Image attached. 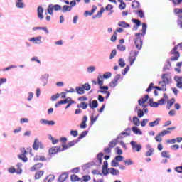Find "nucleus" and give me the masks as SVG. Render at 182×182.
I'll use <instances>...</instances> for the list:
<instances>
[{"label": "nucleus", "instance_id": "obj_40", "mask_svg": "<svg viewBox=\"0 0 182 182\" xmlns=\"http://www.w3.org/2000/svg\"><path fill=\"white\" fill-rule=\"evenodd\" d=\"M133 124L136 127L140 126V119L136 116L133 117Z\"/></svg>", "mask_w": 182, "mask_h": 182}, {"label": "nucleus", "instance_id": "obj_58", "mask_svg": "<svg viewBox=\"0 0 182 182\" xmlns=\"http://www.w3.org/2000/svg\"><path fill=\"white\" fill-rule=\"evenodd\" d=\"M132 21L135 23L136 26H140L141 25V21L139 19L132 18Z\"/></svg>", "mask_w": 182, "mask_h": 182}, {"label": "nucleus", "instance_id": "obj_30", "mask_svg": "<svg viewBox=\"0 0 182 182\" xmlns=\"http://www.w3.org/2000/svg\"><path fill=\"white\" fill-rule=\"evenodd\" d=\"M63 14H65V12H70L72 11L71 7L69 5H64L62 9Z\"/></svg>", "mask_w": 182, "mask_h": 182}, {"label": "nucleus", "instance_id": "obj_9", "mask_svg": "<svg viewBox=\"0 0 182 182\" xmlns=\"http://www.w3.org/2000/svg\"><path fill=\"white\" fill-rule=\"evenodd\" d=\"M69 177V173L68 172H64L58 177V182H65L66 179Z\"/></svg>", "mask_w": 182, "mask_h": 182}, {"label": "nucleus", "instance_id": "obj_3", "mask_svg": "<svg viewBox=\"0 0 182 182\" xmlns=\"http://www.w3.org/2000/svg\"><path fill=\"white\" fill-rule=\"evenodd\" d=\"M162 81H159V85H161V83H165L166 85H170L172 82L171 76H170L169 73H164L161 75Z\"/></svg>", "mask_w": 182, "mask_h": 182}, {"label": "nucleus", "instance_id": "obj_34", "mask_svg": "<svg viewBox=\"0 0 182 182\" xmlns=\"http://www.w3.org/2000/svg\"><path fill=\"white\" fill-rule=\"evenodd\" d=\"M118 26H120L121 28H130V24L128 23H126V21H120L118 23Z\"/></svg>", "mask_w": 182, "mask_h": 182}, {"label": "nucleus", "instance_id": "obj_16", "mask_svg": "<svg viewBox=\"0 0 182 182\" xmlns=\"http://www.w3.org/2000/svg\"><path fill=\"white\" fill-rule=\"evenodd\" d=\"M43 167V163L36 164L33 166H32L30 170L31 171H36V170H39V168H42Z\"/></svg>", "mask_w": 182, "mask_h": 182}, {"label": "nucleus", "instance_id": "obj_31", "mask_svg": "<svg viewBox=\"0 0 182 182\" xmlns=\"http://www.w3.org/2000/svg\"><path fill=\"white\" fill-rule=\"evenodd\" d=\"M104 155H105V154H103V152H100L97 155V159L99 161V166L102 165V163L103 161V159H102V157H103Z\"/></svg>", "mask_w": 182, "mask_h": 182}, {"label": "nucleus", "instance_id": "obj_24", "mask_svg": "<svg viewBox=\"0 0 182 182\" xmlns=\"http://www.w3.org/2000/svg\"><path fill=\"white\" fill-rule=\"evenodd\" d=\"M131 6L132 9H139V8H140V2L137 0H134Z\"/></svg>", "mask_w": 182, "mask_h": 182}, {"label": "nucleus", "instance_id": "obj_62", "mask_svg": "<svg viewBox=\"0 0 182 182\" xmlns=\"http://www.w3.org/2000/svg\"><path fill=\"white\" fill-rule=\"evenodd\" d=\"M159 106H163V105H166V99L161 98V100L156 102Z\"/></svg>", "mask_w": 182, "mask_h": 182}, {"label": "nucleus", "instance_id": "obj_25", "mask_svg": "<svg viewBox=\"0 0 182 182\" xmlns=\"http://www.w3.org/2000/svg\"><path fill=\"white\" fill-rule=\"evenodd\" d=\"M167 64H165L163 68V72H167V70H170V68H171V63L170 62V59L167 60Z\"/></svg>", "mask_w": 182, "mask_h": 182}, {"label": "nucleus", "instance_id": "obj_60", "mask_svg": "<svg viewBox=\"0 0 182 182\" xmlns=\"http://www.w3.org/2000/svg\"><path fill=\"white\" fill-rule=\"evenodd\" d=\"M118 82H115L113 80L109 83L108 86L112 88L116 87L117 86Z\"/></svg>", "mask_w": 182, "mask_h": 182}, {"label": "nucleus", "instance_id": "obj_55", "mask_svg": "<svg viewBox=\"0 0 182 182\" xmlns=\"http://www.w3.org/2000/svg\"><path fill=\"white\" fill-rule=\"evenodd\" d=\"M96 166V162L91 161L85 164V168H90L92 166Z\"/></svg>", "mask_w": 182, "mask_h": 182}, {"label": "nucleus", "instance_id": "obj_45", "mask_svg": "<svg viewBox=\"0 0 182 182\" xmlns=\"http://www.w3.org/2000/svg\"><path fill=\"white\" fill-rule=\"evenodd\" d=\"M79 143V141L77 139L75 140H73L71 141L68 142V147H73V146H75V144Z\"/></svg>", "mask_w": 182, "mask_h": 182}, {"label": "nucleus", "instance_id": "obj_7", "mask_svg": "<svg viewBox=\"0 0 182 182\" xmlns=\"http://www.w3.org/2000/svg\"><path fill=\"white\" fill-rule=\"evenodd\" d=\"M29 41L34 43V45H41V43H42V36L33 37L29 39Z\"/></svg>", "mask_w": 182, "mask_h": 182}, {"label": "nucleus", "instance_id": "obj_17", "mask_svg": "<svg viewBox=\"0 0 182 182\" xmlns=\"http://www.w3.org/2000/svg\"><path fill=\"white\" fill-rule=\"evenodd\" d=\"M103 12H105V8L101 7L100 10L97 13V14L92 16V19H96L97 18H102V15H103Z\"/></svg>", "mask_w": 182, "mask_h": 182}, {"label": "nucleus", "instance_id": "obj_1", "mask_svg": "<svg viewBox=\"0 0 182 182\" xmlns=\"http://www.w3.org/2000/svg\"><path fill=\"white\" fill-rule=\"evenodd\" d=\"M147 31V23H142V29L141 33H135L136 39L134 41V45L138 50H141L143 48V40H141V37L146 35V32Z\"/></svg>", "mask_w": 182, "mask_h": 182}, {"label": "nucleus", "instance_id": "obj_43", "mask_svg": "<svg viewBox=\"0 0 182 182\" xmlns=\"http://www.w3.org/2000/svg\"><path fill=\"white\" fill-rule=\"evenodd\" d=\"M81 86H82V89H83L84 90H87V91H89V90L92 88V87L90 86V85L89 83H87V82H86V83L84 84V85H81Z\"/></svg>", "mask_w": 182, "mask_h": 182}, {"label": "nucleus", "instance_id": "obj_18", "mask_svg": "<svg viewBox=\"0 0 182 182\" xmlns=\"http://www.w3.org/2000/svg\"><path fill=\"white\" fill-rule=\"evenodd\" d=\"M86 122H87V116H84L82 118V121L80 124V129H86V127H87V124H86Z\"/></svg>", "mask_w": 182, "mask_h": 182}, {"label": "nucleus", "instance_id": "obj_64", "mask_svg": "<svg viewBox=\"0 0 182 182\" xmlns=\"http://www.w3.org/2000/svg\"><path fill=\"white\" fill-rule=\"evenodd\" d=\"M114 159L116 160V161H124V157L123 156L121 155H118L117 156L114 157Z\"/></svg>", "mask_w": 182, "mask_h": 182}, {"label": "nucleus", "instance_id": "obj_27", "mask_svg": "<svg viewBox=\"0 0 182 182\" xmlns=\"http://www.w3.org/2000/svg\"><path fill=\"white\" fill-rule=\"evenodd\" d=\"M88 133H89V131H87V130H85V131L82 132L80 134V136H78V138L77 139V140L78 141H80V140H82V139H83V138L86 137V136H87V134H88Z\"/></svg>", "mask_w": 182, "mask_h": 182}, {"label": "nucleus", "instance_id": "obj_28", "mask_svg": "<svg viewBox=\"0 0 182 182\" xmlns=\"http://www.w3.org/2000/svg\"><path fill=\"white\" fill-rule=\"evenodd\" d=\"M161 157H164V159H170V157H171V156L170 155V152L168 151H163L161 153Z\"/></svg>", "mask_w": 182, "mask_h": 182}, {"label": "nucleus", "instance_id": "obj_37", "mask_svg": "<svg viewBox=\"0 0 182 182\" xmlns=\"http://www.w3.org/2000/svg\"><path fill=\"white\" fill-rule=\"evenodd\" d=\"M134 13L136 14L139 18H144V12L142 10H134Z\"/></svg>", "mask_w": 182, "mask_h": 182}, {"label": "nucleus", "instance_id": "obj_19", "mask_svg": "<svg viewBox=\"0 0 182 182\" xmlns=\"http://www.w3.org/2000/svg\"><path fill=\"white\" fill-rule=\"evenodd\" d=\"M131 130L133 131V133L134 134H139V136H141L143 134V132H141V130H140V129H139V127H132L131 128Z\"/></svg>", "mask_w": 182, "mask_h": 182}, {"label": "nucleus", "instance_id": "obj_23", "mask_svg": "<svg viewBox=\"0 0 182 182\" xmlns=\"http://www.w3.org/2000/svg\"><path fill=\"white\" fill-rule=\"evenodd\" d=\"M171 55H176L175 57H171L169 60H171L172 62L174 60H178V58H180V52H173L171 51Z\"/></svg>", "mask_w": 182, "mask_h": 182}, {"label": "nucleus", "instance_id": "obj_4", "mask_svg": "<svg viewBox=\"0 0 182 182\" xmlns=\"http://www.w3.org/2000/svg\"><path fill=\"white\" fill-rule=\"evenodd\" d=\"M130 144L132 146L133 151H137V153H139V151H141V149H143L141 144H138L137 141H132L130 142Z\"/></svg>", "mask_w": 182, "mask_h": 182}, {"label": "nucleus", "instance_id": "obj_36", "mask_svg": "<svg viewBox=\"0 0 182 182\" xmlns=\"http://www.w3.org/2000/svg\"><path fill=\"white\" fill-rule=\"evenodd\" d=\"M55 180V176L54 175H49L44 179V182H52Z\"/></svg>", "mask_w": 182, "mask_h": 182}, {"label": "nucleus", "instance_id": "obj_12", "mask_svg": "<svg viewBox=\"0 0 182 182\" xmlns=\"http://www.w3.org/2000/svg\"><path fill=\"white\" fill-rule=\"evenodd\" d=\"M137 56H139V51L131 50L129 53V55L128 59H137Z\"/></svg>", "mask_w": 182, "mask_h": 182}, {"label": "nucleus", "instance_id": "obj_56", "mask_svg": "<svg viewBox=\"0 0 182 182\" xmlns=\"http://www.w3.org/2000/svg\"><path fill=\"white\" fill-rule=\"evenodd\" d=\"M111 42H116L117 41V33L116 31L114 32V34L112 36Z\"/></svg>", "mask_w": 182, "mask_h": 182}, {"label": "nucleus", "instance_id": "obj_22", "mask_svg": "<svg viewBox=\"0 0 182 182\" xmlns=\"http://www.w3.org/2000/svg\"><path fill=\"white\" fill-rule=\"evenodd\" d=\"M109 173H110L112 176H119L120 174V171L114 168H109Z\"/></svg>", "mask_w": 182, "mask_h": 182}, {"label": "nucleus", "instance_id": "obj_44", "mask_svg": "<svg viewBox=\"0 0 182 182\" xmlns=\"http://www.w3.org/2000/svg\"><path fill=\"white\" fill-rule=\"evenodd\" d=\"M123 80V77H122V75L117 74L116 77H114V79L112 80L114 82L119 83V80Z\"/></svg>", "mask_w": 182, "mask_h": 182}, {"label": "nucleus", "instance_id": "obj_20", "mask_svg": "<svg viewBox=\"0 0 182 182\" xmlns=\"http://www.w3.org/2000/svg\"><path fill=\"white\" fill-rule=\"evenodd\" d=\"M174 103H176L175 98H171V100H168L167 105H166L167 110H170V109H171V106H173Z\"/></svg>", "mask_w": 182, "mask_h": 182}, {"label": "nucleus", "instance_id": "obj_50", "mask_svg": "<svg viewBox=\"0 0 182 182\" xmlns=\"http://www.w3.org/2000/svg\"><path fill=\"white\" fill-rule=\"evenodd\" d=\"M18 159H20V160H22V161H23V163H26L28 161V157H26V155H24V154L18 155Z\"/></svg>", "mask_w": 182, "mask_h": 182}, {"label": "nucleus", "instance_id": "obj_42", "mask_svg": "<svg viewBox=\"0 0 182 182\" xmlns=\"http://www.w3.org/2000/svg\"><path fill=\"white\" fill-rule=\"evenodd\" d=\"M123 163L125 166H133L134 164V162L132 159H125L123 161Z\"/></svg>", "mask_w": 182, "mask_h": 182}, {"label": "nucleus", "instance_id": "obj_35", "mask_svg": "<svg viewBox=\"0 0 182 182\" xmlns=\"http://www.w3.org/2000/svg\"><path fill=\"white\" fill-rule=\"evenodd\" d=\"M70 180L72 182L80 181L81 178L77 175H71Z\"/></svg>", "mask_w": 182, "mask_h": 182}, {"label": "nucleus", "instance_id": "obj_5", "mask_svg": "<svg viewBox=\"0 0 182 182\" xmlns=\"http://www.w3.org/2000/svg\"><path fill=\"white\" fill-rule=\"evenodd\" d=\"M109 168H109V162H107V161H105L102 166V173L103 176H109Z\"/></svg>", "mask_w": 182, "mask_h": 182}, {"label": "nucleus", "instance_id": "obj_53", "mask_svg": "<svg viewBox=\"0 0 182 182\" xmlns=\"http://www.w3.org/2000/svg\"><path fill=\"white\" fill-rule=\"evenodd\" d=\"M96 70V67L95 66H90L87 68V72L88 73H93Z\"/></svg>", "mask_w": 182, "mask_h": 182}, {"label": "nucleus", "instance_id": "obj_57", "mask_svg": "<svg viewBox=\"0 0 182 182\" xmlns=\"http://www.w3.org/2000/svg\"><path fill=\"white\" fill-rule=\"evenodd\" d=\"M87 106H89V104H87L85 102L80 103V108L82 109L83 110H86V109H87Z\"/></svg>", "mask_w": 182, "mask_h": 182}, {"label": "nucleus", "instance_id": "obj_54", "mask_svg": "<svg viewBox=\"0 0 182 182\" xmlns=\"http://www.w3.org/2000/svg\"><path fill=\"white\" fill-rule=\"evenodd\" d=\"M116 55H117V51L116 50V49L112 50L109 55L110 60H112V59H113V58H114Z\"/></svg>", "mask_w": 182, "mask_h": 182}, {"label": "nucleus", "instance_id": "obj_61", "mask_svg": "<svg viewBox=\"0 0 182 182\" xmlns=\"http://www.w3.org/2000/svg\"><path fill=\"white\" fill-rule=\"evenodd\" d=\"M111 166L112 167H119V162L117 161H116L115 159H113L111 161Z\"/></svg>", "mask_w": 182, "mask_h": 182}, {"label": "nucleus", "instance_id": "obj_52", "mask_svg": "<svg viewBox=\"0 0 182 182\" xmlns=\"http://www.w3.org/2000/svg\"><path fill=\"white\" fill-rule=\"evenodd\" d=\"M90 119H91L90 124H91V126H93V124H95L96 120H97V119H99V114L95 117H93V116H92Z\"/></svg>", "mask_w": 182, "mask_h": 182}, {"label": "nucleus", "instance_id": "obj_48", "mask_svg": "<svg viewBox=\"0 0 182 182\" xmlns=\"http://www.w3.org/2000/svg\"><path fill=\"white\" fill-rule=\"evenodd\" d=\"M59 97H60V94H59V93H56L55 95H53L51 96V101L55 102V101L58 100V99H59Z\"/></svg>", "mask_w": 182, "mask_h": 182}, {"label": "nucleus", "instance_id": "obj_41", "mask_svg": "<svg viewBox=\"0 0 182 182\" xmlns=\"http://www.w3.org/2000/svg\"><path fill=\"white\" fill-rule=\"evenodd\" d=\"M102 79H110V77H112V73L110 72H106L102 76Z\"/></svg>", "mask_w": 182, "mask_h": 182}, {"label": "nucleus", "instance_id": "obj_11", "mask_svg": "<svg viewBox=\"0 0 182 182\" xmlns=\"http://www.w3.org/2000/svg\"><path fill=\"white\" fill-rule=\"evenodd\" d=\"M41 124H47V126H55V121H49L48 119H40Z\"/></svg>", "mask_w": 182, "mask_h": 182}, {"label": "nucleus", "instance_id": "obj_14", "mask_svg": "<svg viewBox=\"0 0 182 182\" xmlns=\"http://www.w3.org/2000/svg\"><path fill=\"white\" fill-rule=\"evenodd\" d=\"M149 97H150L149 95H145L144 97L139 99L138 100L139 105L141 106L142 105H144V103H146L147 100H149Z\"/></svg>", "mask_w": 182, "mask_h": 182}, {"label": "nucleus", "instance_id": "obj_8", "mask_svg": "<svg viewBox=\"0 0 182 182\" xmlns=\"http://www.w3.org/2000/svg\"><path fill=\"white\" fill-rule=\"evenodd\" d=\"M88 106L90 107V109H96L97 107H99V102H97V100H90L89 101V104Z\"/></svg>", "mask_w": 182, "mask_h": 182}, {"label": "nucleus", "instance_id": "obj_47", "mask_svg": "<svg viewBox=\"0 0 182 182\" xmlns=\"http://www.w3.org/2000/svg\"><path fill=\"white\" fill-rule=\"evenodd\" d=\"M118 63L120 68H124V66H126V62H124V59L123 58H119L118 60Z\"/></svg>", "mask_w": 182, "mask_h": 182}, {"label": "nucleus", "instance_id": "obj_29", "mask_svg": "<svg viewBox=\"0 0 182 182\" xmlns=\"http://www.w3.org/2000/svg\"><path fill=\"white\" fill-rule=\"evenodd\" d=\"M45 173V171H38L35 174V179L36 180H39L42 176Z\"/></svg>", "mask_w": 182, "mask_h": 182}, {"label": "nucleus", "instance_id": "obj_2", "mask_svg": "<svg viewBox=\"0 0 182 182\" xmlns=\"http://www.w3.org/2000/svg\"><path fill=\"white\" fill-rule=\"evenodd\" d=\"M53 11L56 12H58V11H62V6L59 4L53 5V4H49L47 9L48 14H49V15H53Z\"/></svg>", "mask_w": 182, "mask_h": 182}, {"label": "nucleus", "instance_id": "obj_6", "mask_svg": "<svg viewBox=\"0 0 182 182\" xmlns=\"http://www.w3.org/2000/svg\"><path fill=\"white\" fill-rule=\"evenodd\" d=\"M40 149H43V145L42 144V142L39 141V139H38V138H36L34 139V142L33 144V150H38Z\"/></svg>", "mask_w": 182, "mask_h": 182}, {"label": "nucleus", "instance_id": "obj_51", "mask_svg": "<svg viewBox=\"0 0 182 182\" xmlns=\"http://www.w3.org/2000/svg\"><path fill=\"white\" fill-rule=\"evenodd\" d=\"M159 86H161V89L162 92H167V84L166 83H161L159 84Z\"/></svg>", "mask_w": 182, "mask_h": 182}, {"label": "nucleus", "instance_id": "obj_38", "mask_svg": "<svg viewBox=\"0 0 182 182\" xmlns=\"http://www.w3.org/2000/svg\"><path fill=\"white\" fill-rule=\"evenodd\" d=\"M117 143H119V141H117V139H114L112 141L109 142V147L113 149V147H114L116 144H117Z\"/></svg>", "mask_w": 182, "mask_h": 182}, {"label": "nucleus", "instance_id": "obj_32", "mask_svg": "<svg viewBox=\"0 0 182 182\" xmlns=\"http://www.w3.org/2000/svg\"><path fill=\"white\" fill-rule=\"evenodd\" d=\"M159 122H160V118H157L155 121L149 122V126L150 127H154V126H159Z\"/></svg>", "mask_w": 182, "mask_h": 182}, {"label": "nucleus", "instance_id": "obj_26", "mask_svg": "<svg viewBox=\"0 0 182 182\" xmlns=\"http://www.w3.org/2000/svg\"><path fill=\"white\" fill-rule=\"evenodd\" d=\"M23 0H17L16 1V8H19L20 9H22L25 7V4L23 2Z\"/></svg>", "mask_w": 182, "mask_h": 182}, {"label": "nucleus", "instance_id": "obj_21", "mask_svg": "<svg viewBox=\"0 0 182 182\" xmlns=\"http://www.w3.org/2000/svg\"><path fill=\"white\" fill-rule=\"evenodd\" d=\"M34 161H46L45 156L36 155L33 159Z\"/></svg>", "mask_w": 182, "mask_h": 182}, {"label": "nucleus", "instance_id": "obj_63", "mask_svg": "<svg viewBox=\"0 0 182 182\" xmlns=\"http://www.w3.org/2000/svg\"><path fill=\"white\" fill-rule=\"evenodd\" d=\"M137 114L138 117L141 118L143 116H144V112L141 109H139L137 111Z\"/></svg>", "mask_w": 182, "mask_h": 182}, {"label": "nucleus", "instance_id": "obj_59", "mask_svg": "<svg viewBox=\"0 0 182 182\" xmlns=\"http://www.w3.org/2000/svg\"><path fill=\"white\" fill-rule=\"evenodd\" d=\"M171 132L168 130H163L162 132H159L158 134L161 137L163 136H166V134H170Z\"/></svg>", "mask_w": 182, "mask_h": 182}, {"label": "nucleus", "instance_id": "obj_13", "mask_svg": "<svg viewBox=\"0 0 182 182\" xmlns=\"http://www.w3.org/2000/svg\"><path fill=\"white\" fill-rule=\"evenodd\" d=\"M49 79V74H44L41 76L40 80L43 82V86H46L48 85V80Z\"/></svg>", "mask_w": 182, "mask_h": 182}, {"label": "nucleus", "instance_id": "obj_39", "mask_svg": "<svg viewBox=\"0 0 182 182\" xmlns=\"http://www.w3.org/2000/svg\"><path fill=\"white\" fill-rule=\"evenodd\" d=\"M48 153L49 154H58L56 146H53L50 148L48 150Z\"/></svg>", "mask_w": 182, "mask_h": 182}, {"label": "nucleus", "instance_id": "obj_49", "mask_svg": "<svg viewBox=\"0 0 182 182\" xmlns=\"http://www.w3.org/2000/svg\"><path fill=\"white\" fill-rule=\"evenodd\" d=\"M90 176L85 175V176L82 177L80 181L81 182H87V181H90Z\"/></svg>", "mask_w": 182, "mask_h": 182}, {"label": "nucleus", "instance_id": "obj_10", "mask_svg": "<svg viewBox=\"0 0 182 182\" xmlns=\"http://www.w3.org/2000/svg\"><path fill=\"white\" fill-rule=\"evenodd\" d=\"M37 14H38V17L41 21L43 19V7L42 6H39L37 9Z\"/></svg>", "mask_w": 182, "mask_h": 182}, {"label": "nucleus", "instance_id": "obj_46", "mask_svg": "<svg viewBox=\"0 0 182 182\" xmlns=\"http://www.w3.org/2000/svg\"><path fill=\"white\" fill-rule=\"evenodd\" d=\"M117 49H118L119 52H124L126 50V46L122 44H119L117 46Z\"/></svg>", "mask_w": 182, "mask_h": 182}, {"label": "nucleus", "instance_id": "obj_33", "mask_svg": "<svg viewBox=\"0 0 182 182\" xmlns=\"http://www.w3.org/2000/svg\"><path fill=\"white\" fill-rule=\"evenodd\" d=\"M75 90H76L77 95H85V93L82 87H76Z\"/></svg>", "mask_w": 182, "mask_h": 182}, {"label": "nucleus", "instance_id": "obj_15", "mask_svg": "<svg viewBox=\"0 0 182 182\" xmlns=\"http://www.w3.org/2000/svg\"><path fill=\"white\" fill-rule=\"evenodd\" d=\"M97 9V6H92V9H91V11H85V12L84 13V15L85 16H92V15L93 14H95V11Z\"/></svg>", "mask_w": 182, "mask_h": 182}]
</instances>
